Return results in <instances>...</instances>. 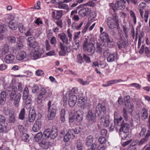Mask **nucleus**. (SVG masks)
Wrapping results in <instances>:
<instances>
[{
	"mask_svg": "<svg viewBox=\"0 0 150 150\" xmlns=\"http://www.w3.org/2000/svg\"><path fill=\"white\" fill-rule=\"evenodd\" d=\"M124 101L126 107L124 108L122 112L123 117L126 121L129 120V116L127 112L131 113L133 111V107L130 103V98L129 96H126L124 97Z\"/></svg>",
	"mask_w": 150,
	"mask_h": 150,
	"instance_id": "obj_1",
	"label": "nucleus"
},
{
	"mask_svg": "<svg viewBox=\"0 0 150 150\" xmlns=\"http://www.w3.org/2000/svg\"><path fill=\"white\" fill-rule=\"evenodd\" d=\"M8 89H9L10 100H14V104L15 106L18 107L19 105V102L21 98V95L20 93L16 94L15 90L13 89L11 87H8Z\"/></svg>",
	"mask_w": 150,
	"mask_h": 150,
	"instance_id": "obj_2",
	"label": "nucleus"
},
{
	"mask_svg": "<svg viewBox=\"0 0 150 150\" xmlns=\"http://www.w3.org/2000/svg\"><path fill=\"white\" fill-rule=\"evenodd\" d=\"M119 129L120 135L122 139H124L127 137V134H125V136L122 135L124 133H128L129 129V125L127 122L123 121L122 124L120 126Z\"/></svg>",
	"mask_w": 150,
	"mask_h": 150,
	"instance_id": "obj_3",
	"label": "nucleus"
},
{
	"mask_svg": "<svg viewBox=\"0 0 150 150\" xmlns=\"http://www.w3.org/2000/svg\"><path fill=\"white\" fill-rule=\"evenodd\" d=\"M51 101H49L48 103V110L49 112L47 115V117L48 119L49 120H52L55 117L56 111V108L55 106H54L53 104L52 105Z\"/></svg>",
	"mask_w": 150,
	"mask_h": 150,
	"instance_id": "obj_4",
	"label": "nucleus"
},
{
	"mask_svg": "<svg viewBox=\"0 0 150 150\" xmlns=\"http://www.w3.org/2000/svg\"><path fill=\"white\" fill-rule=\"evenodd\" d=\"M83 49L84 50L91 53V54H94L95 52V48L94 44L88 42L86 39L83 43Z\"/></svg>",
	"mask_w": 150,
	"mask_h": 150,
	"instance_id": "obj_5",
	"label": "nucleus"
},
{
	"mask_svg": "<svg viewBox=\"0 0 150 150\" xmlns=\"http://www.w3.org/2000/svg\"><path fill=\"white\" fill-rule=\"evenodd\" d=\"M115 18H113L111 17H109L107 20V24L109 27L113 29L117 27L118 29L119 25L118 20L116 18V16H115Z\"/></svg>",
	"mask_w": 150,
	"mask_h": 150,
	"instance_id": "obj_6",
	"label": "nucleus"
},
{
	"mask_svg": "<svg viewBox=\"0 0 150 150\" xmlns=\"http://www.w3.org/2000/svg\"><path fill=\"white\" fill-rule=\"evenodd\" d=\"M125 1L124 0L118 1L115 4L112 3L110 6L113 11L115 12L116 10H122L124 9L125 6Z\"/></svg>",
	"mask_w": 150,
	"mask_h": 150,
	"instance_id": "obj_7",
	"label": "nucleus"
},
{
	"mask_svg": "<svg viewBox=\"0 0 150 150\" xmlns=\"http://www.w3.org/2000/svg\"><path fill=\"white\" fill-rule=\"evenodd\" d=\"M6 88L7 90L5 91L1 92L0 94V104L1 105H3L4 104L6 100V98H8L10 95L9 89H7V85H5V88Z\"/></svg>",
	"mask_w": 150,
	"mask_h": 150,
	"instance_id": "obj_8",
	"label": "nucleus"
},
{
	"mask_svg": "<svg viewBox=\"0 0 150 150\" xmlns=\"http://www.w3.org/2000/svg\"><path fill=\"white\" fill-rule=\"evenodd\" d=\"M38 37V35L35 34L34 37H30L28 38L27 40L28 45L30 47L34 48L38 47L39 44L35 40Z\"/></svg>",
	"mask_w": 150,
	"mask_h": 150,
	"instance_id": "obj_9",
	"label": "nucleus"
},
{
	"mask_svg": "<svg viewBox=\"0 0 150 150\" xmlns=\"http://www.w3.org/2000/svg\"><path fill=\"white\" fill-rule=\"evenodd\" d=\"M86 119L88 120L89 125H93L96 122V116L91 110L88 111L86 116Z\"/></svg>",
	"mask_w": 150,
	"mask_h": 150,
	"instance_id": "obj_10",
	"label": "nucleus"
},
{
	"mask_svg": "<svg viewBox=\"0 0 150 150\" xmlns=\"http://www.w3.org/2000/svg\"><path fill=\"white\" fill-rule=\"evenodd\" d=\"M100 121L101 125L104 127H108L110 122L109 116L108 115H107L105 117H101Z\"/></svg>",
	"mask_w": 150,
	"mask_h": 150,
	"instance_id": "obj_11",
	"label": "nucleus"
},
{
	"mask_svg": "<svg viewBox=\"0 0 150 150\" xmlns=\"http://www.w3.org/2000/svg\"><path fill=\"white\" fill-rule=\"evenodd\" d=\"M78 104V106L83 109H84L86 107L87 109L89 108V104L87 103L86 98H83L79 99Z\"/></svg>",
	"mask_w": 150,
	"mask_h": 150,
	"instance_id": "obj_12",
	"label": "nucleus"
},
{
	"mask_svg": "<svg viewBox=\"0 0 150 150\" xmlns=\"http://www.w3.org/2000/svg\"><path fill=\"white\" fill-rule=\"evenodd\" d=\"M106 112L105 107L102 106L101 104H98L96 108L95 114L96 115L99 116L102 112L104 113Z\"/></svg>",
	"mask_w": 150,
	"mask_h": 150,
	"instance_id": "obj_13",
	"label": "nucleus"
},
{
	"mask_svg": "<svg viewBox=\"0 0 150 150\" xmlns=\"http://www.w3.org/2000/svg\"><path fill=\"white\" fill-rule=\"evenodd\" d=\"M91 12L90 8L86 7L80 9L79 12V16L82 17H84L88 16Z\"/></svg>",
	"mask_w": 150,
	"mask_h": 150,
	"instance_id": "obj_14",
	"label": "nucleus"
},
{
	"mask_svg": "<svg viewBox=\"0 0 150 150\" xmlns=\"http://www.w3.org/2000/svg\"><path fill=\"white\" fill-rule=\"evenodd\" d=\"M129 44L128 41L127 40L122 38H120L117 42V45L118 48L120 49L122 48H125Z\"/></svg>",
	"mask_w": 150,
	"mask_h": 150,
	"instance_id": "obj_15",
	"label": "nucleus"
},
{
	"mask_svg": "<svg viewBox=\"0 0 150 150\" xmlns=\"http://www.w3.org/2000/svg\"><path fill=\"white\" fill-rule=\"evenodd\" d=\"M41 121L40 119H37L32 127L33 131L35 132H38L41 128Z\"/></svg>",
	"mask_w": 150,
	"mask_h": 150,
	"instance_id": "obj_16",
	"label": "nucleus"
},
{
	"mask_svg": "<svg viewBox=\"0 0 150 150\" xmlns=\"http://www.w3.org/2000/svg\"><path fill=\"white\" fill-rule=\"evenodd\" d=\"M40 91L41 92L37 98V102L39 104H40L42 102L45 97V89L43 88H41Z\"/></svg>",
	"mask_w": 150,
	"mask_h": 150,
	"instance_id": "obj_17",
	"label": "nucleus"
},
{
	"mask_svg": "<svg viewBox=\"0 0 150 150\" xmlns=\"http://www.w3.org/2000/svg\"><path fill=\"white\" fill-rule=\"evenodd\" d=\"M56 16H55V12L53 11L52 14V17L54 20H56L57 21H59L60 20L63 13L62 11H57Z\"/></svg>",
	"mask_w": 150,
	"mask_h": 150,
	"instance_id": "obj_18",
	"label": "nucleus"
},
{
	"mask_svg": "<svg viewBox=\"0 0 150 150\" xmlns=\"http://www.w3.org/2000/svg\"><path fill=\"white\" fill-rule=\"evenodd\" d=\"M36 115L35 110L33 109H30L28 115V120L29 122H32L35 120Z\"/></svg>",
	"mask_w": 150,
	"mask_h": 150,
	"instance_id": "obj_19",
	"label": "nucleus"
},
{
	"mask_svg": "<svg viewBox=\"0 0 150 150\" xmlns=\"http://www.w3.org/2000/svg\"><path fill=\"white\" fill-rule=\"evenodd\" d=\"M106 54L108 56L107 60L108 62H111L115 61V57L114 54H111L108 52V50H106L104 52V56H105Z\"/></svg>",
	"mask_w": 150,
	"mask_h": 150,
	"instance_id": "obj_20",
	"label": "nucleus"
},
{
	"mask_svg": "<svg viewBox=\"0 0 150 150\" xmlns=\"http://www.w3.org/2000/svg\"><path fill=\"white\" fill-rule=\"evenodd\" d=\"M83 112L81 110H78L76 111L75 118L76 121L79 122H81L83 119Z\"/></svg>",
	"mask_w": 150,
	"mask_h": 150,
	"instance_id": "obj_21",
	"label": "nucleus"
},
{
	"mask_svg": "<svg viewBox=\"0 0 150 150\" xmlns=\"http://www.w3.org/2000/svg\"><path fill=\"white\" fill-rule=\"evenodd\" d=\"M77 101V97L75 95L69 96L68 100V103L69 106L72 107L75 105Z\"/></svg>",
	"mask_w": 150,
	"mask_h": 150,
	"instance_id": "obj_22",
	"label": "nucleus"
},
{
	"mask_svg": "<svg viewBox=\"0 0 150 150\" xmlns=\"http://www.w3.org/2000/svg\"><path fill=\"white\" fill-rule=\"evenodd\" d=\"M144 51L145 54L148 57L150 56V51L149 48L147 47H145L144 45H142L139 50V53L141 54H142Z\"/></svg>",
	"mask_w": 150,
	"mask_h": 150,
	"instance_id": "obj_23",
	"label": "nucleus"
},
{
	"mask_svg": "<svg viewBox=\"0 0 150 150\" xmlns=\"http://www.w3.org/2000/svg\"><path fill=\"white\" fill-rule=\"evenodd\" d=\"M58 133L57 129L55 127H53L50 131V138L51 139H54L57 137Z\"/></svg>",
	"mask_w": 150,
	"mask_h": 150,
	"instance_id": "obj_24",
	"label": "nucleus"
},
{
	"mask_svg": "<svg viewBox=\"0 0 150 150\" xmlns=\"http://www.w3.org/2000/svg\"><path fill=\"white\" fill-rule=\"evenodd\" d=\"M150 136V132L148 131L145 137V138L142 139L138 142V145L140 146L146 144L148 141V138Z\"/></svg>",
	"mask_w": 150,
	"mask_h": 150,
	"instance_id": "obj_25",
	"label": "nucleus"
},
{
	"mask_svg": "<svg viewBox=\"0 0 150 150\" xmlns=\"http://www.w3.org/2000/svg\"><path fill=\"white\" fill-rule=\"evenodd\" d=\"M72 132L71 131V132L69 129L68 130L67 132L64 136V142H67L71 138H74V135H73L72 133Z\"/></svg>",
	"mask_w": 150,
	"mask_h": 150,
	"instance_id": "obj_26",
	"label": "nucleus"
},
{
	"mask_svg": "<svg viewBox=\"0 0 150 150\" xmlns=\"http://www.w3.org/2000/svg\"><path fill=\"white\" fill-rule=\"evenodd\" d=\"M14 59V57L12 54H8L5 56V61L7 63H12Z\"/></svg>",
	"mask_w": 150,
	"mask_h": 150,
	"instance_id": "obj_27",
	"label": "nucleus"
},
{
	"mask_svg": "<svg viewBox=\"0 0 150 150\" xmlns=\"http://www.w3.org/2000/svg\"><path fill=\"white\" fill-rule=\"evenodd\" d=\"M8 26L12 30H16L18 26V23L17 22H13L12 20H11L9 22Z\"/></svg>",
	"mask_w": 150,
	"mask_h": 150,
	"instance_id": "obj_28",
	"label": "nucleus"
},
{
	"mask_svg": "<svg viewBox=\"0 0 150 150\" xmlns=\"http://www.w3.org/2000/svg\"><path fill=\"white\" fill-rule=\"evenodd\" d=\"M106 47L104 46V45H103L102 44H100V43H97L96 47V52H97L101 53L102 52H104L105 51ZM104 55V54H103Z\"/></svg>",
	"mask_w": 150,
	"mask_h": 150,
	"instance_id": "obj_29",
	"label": "nucleus"
},
{
	"mask_svg": "<svg viewBox=\"0 0 150 150\" xmlns=\"http://www.w3.org/2000/svg\"><path fill=\"white\" fill-rule=\"evenodd\" d=\"M93 137L91 135L88 136L86 138L85 143L86 145L87 146H91L93 141Z\"/></svg>",
	"mask_w": 150,
	"mask_h": 150,
	"instance_id": "obj_30",
	"label": "nucleus"
},
{
	"mask_svg": "<svg viewBox=\"0 0 150 150\" xmlns=\"http://www.w3.org/2000/svg\"><path fill=\"white\" fill-rule=\"evenodd\" d=\"M100 37L101 41L103 42H106L110 39L108 34L105 32L101 33Z\"/></svg>",
	"mask_w": 150,
	"mask_h": 150,
	"instance_id": "obj_31",
	"label": "nucleus"
},
{
	"mask_svg": "<svg viewBox=\"0 0 150 150\" xmlns=\"http://www.w3.org/2000/svg\"><path fill=\"white\" fill-rule=\"evenodd\" d=\"M26 56V52L23 51H21L17 55L16 58L19 60H22Z\"/></svg>",
	"mask_w": 150,
	"mask_h": 150,
	"instance_id": "obj_32",
	"label": "nucleus"
},
{
	"mask_svg": "<svg viewBox=\"0 0 150 150\" xmlns=\"http://www.w3.org/2000/svg\"><path fill=\"white\" fill-rule=\"evenodd\" d=\"M122 118L120 116L119 118H114V122L115 125L117 126L120 127L121 124H122L123 121H124V120H122Z\"/></svg>",
	"mask_w": 150,
	"mask_h": 150,
	"instance_id": "obj_33",
	"label": "nucleus"
},
{
	"mask_svg": "<svg viewBox=\"0 0 150 150\" xmlns=\"http://www.w3.org/2000/svg\"><path fill=\"white\" fill-rule=\"evenodd\" d=\"M9 46L7 44H4L2 46L1 49V51L3 54H6L9 51Z\"/></svg>",
	"mask_w": 150,
	"mask_h": 150,
	"instance_id": "obj_34",
	"label": "nucleus"
},
{
	"mask_svg": "<svg viewBox=\"0 0 150 150\" xmlns=\"http://www.w3.org/2000/svg\"><path fill=\"white\" fill-rule=\"evenodd\" d=\"M39 145L42 148L47 149L49 147L50 143L46 141H42L39 143Z\"/></svg>",
	"mask_w": 150,
	"mask_h": 150,
	"instance_id": "obj_35",
	"label": "nucleus"
},
{
	"mask_svg": "<svg viewBox=\"0 0 150 150\" xmlns=\"http://www.w3.org/2000/svg\"><path fill=\"white\" fill-rule=\"evenodd\" d=\"M50 129H48L44 132L42 134L43 139H47L50 137Z\"/></svg>",
	"mask_w": 150,
	"mask_h": 150,
	"instance_id": "obj_36",
	"label": "nucleus"
},
{
	"mask_svg": "<svg viewBox=\"0 0 150 150\" xmlns=\"http://www.w3.org/2000/svg\"><path fill=\"white\" fill-rule=\"evenodd\" d=\"M146 7V4L145 3L142 2L140 3L139 5V11L140 14V15L143 18V14L144 12V11L143 10V9Z\"/></svg>",
	"mask_w": 150,
	"mask_h": 150,
	"instance_id": "obj_37",
	"label": "nucleus"
},
{
	"mask_svg": "<svg viewBox=\"0 0 150 150\" xmlns=\"http://www.w3.org/2000/svg\"><path fill=\"white\" fill-rule=\"evenodd\" d=\"M70 130L72 134L74 135V137H75V134H77L79 132H81L82 131V129L80 127H76L74 129H69Z\"/></svg>",
	"mask_w": 150,
	"mask_h": 150,
	"instance_id": "obj_38",
	"label": "nucleus"
},
{
	"mask_svg": "<svg viewBox=\"0 0 150 150\" xmlns=\"http://www.w3.org/2000/svg\"><path fill=\"white\" fill-rule=\"evenodd\" d=\"M65 110L64 109L61 110L60 115V119L62 122H64L65 120Z\"/></svg>",
	"mask_w": 150,
	"mask_h": 150,
	"instance_id": "obj_39",
	"label": "nucleus"
},
{
	"mask_svg": "<svg viewBox=\"0 0 150 150\" xmlns=\"http://www.w3.org/2000/svg\"><path fill=\"white\" fill-rule=\"evenodd\" d=\"M25 109L23 108L19 114L18 118L21 120H23L25 118Z\"/></svg>",
	"mask_w": 150,
	"mask_h": 150,
	"instance_id": "obj_40",
	"label": "nucleus"
},
{
	"mask_svg": "<svg viewBox=\"0 0 150 150\" xmlns=\"http://www.w3.org/2000/svg\"><path fill=\"white\" fill-rule=\"evenodd\" d=\"M11 112H14V110L13 109H9L6 107L4 108L3 112L6 115H8L11 114Z\"/></svg>",
	"mask_w": 150,
	"mask_h": 150,
	"instance_id": "obj_41",
	"label": "nucleus"
},
{
	"mask_svg": "<svg viewBox=\"0 0 150 150\" xmlns=\"http://www.w3.org/2000/svg\"><path fill=\"white\" fill-rule=\"evenodd\" d=\"M11 114L9 115L8 121L10 123H12L14 122L15 120L14 116V112H11Z\"/></svg>",
	"mask_w": 150,
	"mask_h": 150,
	"instance_id": "obj_42",
	"label": "nucleus"
},
{
	"mask_svg": "<svg viewBox=\"0 0 150 150\" xmlns=\"http://www.w3.org/2000/svg\"><path fill=\"white\" fill-rule=\"evenodd\" d=\"M42 137L43 138V135L42 133V132H40L35 135L34 138L35 141L38 142Z\"/></svg>",
	"mask_w": 150,
	"mask_h": 150,
	"instance_id": "obj_43",
	"label": "nucleus"
},
{
	"mask_svg": "<svg viewBox=\"0 0 150 150\" xmlns=\"http://www.w3.org/2000/svg\"><path fill=\"white\" fill-rule=\"evenodd\" d=\"M77 62L80 64H81L84 62L83 57L81 56V54H78L77 56Z\"/></svg>",
	"mask_w": 150,
	"mask_h": 150,
	"instance_id": "obj_44",
	"label": "nucleus"
},
{
	"mask_svg": "<svg viewBox=\"0 0 150 150\" xmlns=\"http://www.w3.org/2000/svg\"><path fill=\"white\" fill-rule=\"evenodd\" d=\"M8 130L6 125H4L3 126L2 125H0V134L4 132H6Z\"/></svg>",
	"mask_w": 150,
	"mask_h": 150,
	"instance_id": "obj_45",
	"label": "nucleus"
},
{
	"mask_svg": "<svg viewBox=\"0 0 150 150\" xmlns=\"http://www.w3.org/2000/svg\"><path fill=\"white\" fill-rule=\"evenodd\" d=\"M28 88L27 87H25L23 93V100L27 98V96H28Z\"/></svg>",
	"mask_w": 150,
	"mask_h": 150,
	"instance_id": "obj_46",
	"label": "nucleus"
},
{
	"mask_svg": "<svg viewBox=\"0 0 150 150\" xmlns=\"http://www.w3.org/2000/svg\"><path fill=\"white\" fill-rule=\"evenodd\" d=\"M29 136L28 134L23 133L21 137V140L25 142H28L29 139L28 138Z\"/></svg>",
	"mask_w": 150,
	"mask_h": 150,
	"instance_id": "obj_47",
	"label": "nucleus"
},
{
	"mask_svg": "<svg viewBox=\"0 0 150 150\" xmlns=\"http://www.w3.org/2000/svg\"><path fill=\"white\" fill-rule=\"evenodd\" d=\"M142 112V120H145L147 117L148 114L146 109L145 108L143 109Z\"/></svg>",
	"mask_w": 150,
	"mask_h": 150,
	"instance_id": "obj_48",
	"label": "nucleus"
},
{
	"mask_svg": "<svg viewBox=\"0 0 150 150\" xmlns=\"http://www.w3.org/2000/svg\"><path fill=\"white\" fill-rule=\"evenodd\" d=\"M6 122V117L2 115H0V125L4 124L7 125V123H5Z\"/></svg>",
	"mask_w": 150,
	"mask_h": 150,
	"instance_id": "obj_49",
	"label": "nucleus"
},
{
	"mask_svg": "<svg viewBox=\"0 0 150 150\" xmlns=\"http://www.w3.org/2000/svg\"><path fill=\"white\" fill-rule=\"evenodd\" d=\"M74 40V41L73 43V46L76 50H77L79 48V40Z\"/></svg>",
	"mask_w": 150,
	"mask_h": 150,
	"instance_id": "obj_50",
	"label": "nucleus"
},
{
	"mask_svg": "<svg viewBox=\"0 0 150 150\" xmlns=\"http://www.w3.org/2000/svg\"><path fill=\"white\" fill-rule=\"evenodd\" d=\"M7 26L5 24L0 25V33H2L7 30Z\"/></svg>",
	"mask_w": 150,
	"mask_h": 150,
	"instance_id": "obj_51",
	"label": "nucleus"
},
{
	"mask_svg": "<svg viewBox=\"0 0 150 150\" xmlns=\"http://www.w3.org/2000/svg\"><path fill=\"white\" fill-rule=\"evenodd\" d=\"M34 33V30L32 28H30L25 33V35L26 36H33Z\"/></svg>",
	"mask_w": 150,
	"mask_h": 150,
	"instance_id": "obj_52",
	"label": "nucleus"
},
{
	"mask_svg": "<svg viewBox=\"0 0 150 150\" xmlns=\"http://www.w3.org/2000/svg\"><path fill=\"white\" fill-rule=\"evenodd\" d=\"M58 36L59 37L61 40L64 43V40H66L67 38V37L66 34L64 33H62L59 34L58 35Z\"/></svg>",
	"mask_w": 150,
	"mask_h": 150,
	"instance_id": "obj_53",
	"label": "nucleus"
},
{
	"mask_svg": "<svg viewBox=\"0 0 150 150\" xmlns=\"http://www.w3.org/2000/svg\"><path fill=\"white\" fill-rule=\"evenodd\" d=\"M8 41L10 43H14L16 42V39L14 36H9L7 38Z\"/></svg>",
	"mask_w": 150,
	"mask_h": 150,
	"instance_id": "obj_54",
	"label": "nucleus"
},
{
	"mask_svg": "<svg viewBox=\"0 0 150 150\" xmlns=\"http://www.w3.org/2000/svg\"><path fill=\"white\" fill-rule=\"evenodd\" d=\"M98 142L102 145V144H105L106 142V140L105 137H100L98 139Z\"/></svg>",
	"mask_w": 150,
	"mask_h": 150,
	"instance_id": "obj_55",
	"label": "nucleus"
},
{
	"mask_svg": "<svg viewBox=\"0 0 150 150\" xmlns=\"http://www.w3.org/2000/svg\"><path fill=\"white\" fill-rule=\"evenodd\" d=\"M83 60H85L86 62L89 63L91 62L90 58L86 54H83Z\"/></svg>",
	"mask_w": 150,
	"mask_h": 150,
	"instance_id": "obj_56",
	"label": "nucleus"
},
{
	"mask_svg": "<svg viewBox=\"0 0 150 150\" xmlns=\"http://www.w3.org/2000/svg\"><path fill=\"white\" fill-rule=\"evenodd\" d=\"M129 34L128 33H124L120 35V38H122L123 39H124L128 40L127 38Z\"/></svg>",
	"mask_w": 150,
	"mask_h": 150,
	"instance_id": "obj_57",
	"label": "nucleus"
},
{
	"mask_svg": "<svg viewBox=\"0 0 150 150\" xmlns=\"http://www.w3.org/2000/svg\"><path fill=\"white\" fill-rule=\"evenodd\" d=\"M77 147L78 150H82L83 148L82 144L79 140H77Z\"/></svg>",
	"mask_w": 150,
	"mask_h": 150,
	"instance_id": "obj_58",
	"label": "nucleus"
},
{
	"mask_svg": "<svg viewBox=\"0 0 150 150\" xmlns=\"http://www.w3.org/2000/svg\"><path fill=\"white\" fill-rule=\"evenodd\" d=\"M39 86L37 85H35L32 88V91L33 93H35L39 90Z\"/></svg>",
	"mask_w": 150,
	"mask_h": 150,
	"instance_id": "obj_59",
	"label": "nucleus"
},
{
	"mask_svg": "<svg viewBox=\"0 0 150 150\" xmlns=\"http://www.w3.org/2000/svg\"><path fill=\"white\" fill-rule=\"evenodd\" d=\"M91 148H90L91 150H95L97 149V148L98 147V146L97 144L95 143H93L91 144Z\"/></svg>",
	"mask_w": 150,
	"mask_h": 150,
	"instance_id": "obj_60",
	"label": "nucleus"
},
{
	"mask_svg": "<svg viewBox=\"0 0 150 150\" xmlns=\"http://www.w3.org/2000/svg\"><path fill=\"white\" fill-rule=\"evenodd\" d=\"M78 82H79L81 84H82L83 85H88L89 84L88 82L87 81H83L82 79H78Z\"/></svg>",
	"mask_w": 150,
	"mask_h": 150,
	"instance_id": "obj_61",
	"label": "nucleus"
},
{
	"mask_svg": "<svg viewBox=\"0 0 150 150\" xmlns=\"http://www.w3.org/2000/svg\"><path fill=\"white\" fill-rule=\"evenodd\" d=\"M121 81L120 80H112L108 82V84L106 85V86H109L110 85H111L115 83H116L117 82H119Z\"/></svg>",
	"mask_w": 150,
	"mask_h": 150,
	"instance_id": "obj_62",
	"label": "nucleus"
},
{
	"mask_svg": "<svg viewBox=\"0 0 150 150\" xmlns=\"http://www.w3.org/2000/svg\"><path fill=\"white\" fill-rule=\"evenodd\" d=\"M58 8H60L67 9L68 8V6L66 4H59L58 6Z\"/></svg>",
	"mask_w": 150,
	"mask_h": 150,
	"instance_id": "obj_63",
	"label": "nucleus"
},
{
	"mask_svg": "<svg viewBox=\"0 0 150 150\" xmlns=\"http://www.w3.org/2000/svg\"><path fill=\"white\" fill-rule=\"evenodd\" d=\"M130 14L131 16L133 18L134 23H136V18L135 16L134 13L132 11H131L130 12Z\"/></svg>",
	"mask_w": 150,
	"mask_h": 150,
	"instance_id": "obj_64",
	"label": "nucleus"
}]
</instances>
